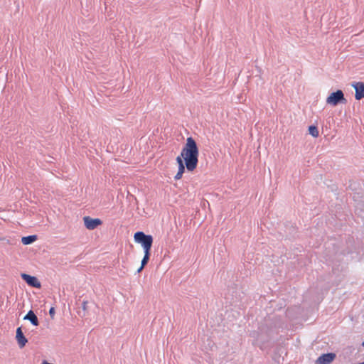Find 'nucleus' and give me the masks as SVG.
<instances>
[{
	"mask_svg": "<svg viewBox=\"0 0 364 364\" xmlns=\"http://www.w3.org/2000/svg\"><path fill=\"white\" fill-rule=\"evenodd\" d=\"M199 149L196 141L192 137H188L186 144L177 158H181L187 164V171L193 172L198 164Z\"/></svg>",
	"mask_w": 364,
	"mask_h": 364,
	"instance_id": "obj_1",
	"label": "nucleus"
},
{
	"mask_svg": "<svg viewBox=\"0 0 364 364\" xmlns=\"http://www.w3.org/2000/svg\"><path fill=\"white\" fill-rule=\"evenodd\" d=\"M134 241L143 249V257L140 265L136 269V272L140 273L147 264L150 258V252L154 241L153 237L150 235H146L144 232L139 231L134 234Z\"/></svg>",
	"mask_w": 364,
	"mask_h": 364,
	"instance_id": "obj_2",
	"label": "nucleus"
},
{
	"mask_svg": "<svg viewBox=\"0 0 364 364\" xmlns=\"http://www.w3.org/2000/svg\"><path fill=\"white\" fill-rule=\"evenodd\" d=\"M326 102L330 106H337L339 104L345 105L347 102L342 90H338L329 94L326 97Z\"/></svg>",
	"mask_w": 364,
	"mask_h": 364,
	"instance_id": "obj_3",
	"label": "nucleus"
},
{
	"mask_svg": "<svg viewBox=\"0 0 364 364\" xmlns=\"http://www.w3.org/2000/svg\"><path fill=\"white\" fill-rule=\"evenodd\" d=\"M82 220L85 228L88 230H93L103 223L100 218H93L90 216H84Z\"/></svg>",
	"mask_w": 364,
	"mask_h": 364,
	"instance_id": "obj_4",
	"label": "nucleus"
},
{
	"mask_svg": "<svg viewBox=\"0 0 364 364\" xmlns=\"http://www.w3.org/2000/svg\"><path fill=\"white\" fill-rule=\"evenodd\" d=\"M176 161L178 165V167L176 173L173 176V178L176 181H179L183 178L186 171H187V164H184V162L181 161V158L176 157Z\"/></svg>",
	"mask_w": 364,
	"mask_h": 364,
	"instance_id": "obj_5",
	"label": "nucleus"
},
{
	"mask_svg": "<svg viewBox=\"0 0 364 364\" xmlns=\"http://www.w3.org/2000/svg\"><path fill=\"white\" fill-rule=\"evenodd\" d=\"M21 278L31 287L40 288L41 287V282L37 277L31 276L25 273L21 274Z\"/></svg>",
	"mask_w": 364,
	"mask_h": 364,
	"instance_id": "obj_6",
	"label": "nucleus"
},
{
	"mask_svg": "<svg viewBox=\"0 0 364 364\" xmlns=\"http://www.w3.org/2000/svg\"><path fill=\"white\" fill-rule=\"evenodd\" d=\"M336 358V354L333 353H328L323 354L318 357L316 360L315 364H330Z\"/></svg>",
	"mask_w": 364,
	"mask_h": 364,
	"instance_id": "obj_7",
	"label": "nucleus"
},
{
	"mask_svg": "<svg viewBox=\"0 0 364 364\" xmlns=\"http://www.w3.org/2000/svg\"><path fill=\"white\" fill-rule=\"evenodd\" d=\"M355 90V98L360 100L364 97V82H358L352 85Z\"/></svg>",
	"mask_w": 364,
	"mask_h": 364,
	"instance_id": "obj_8",
	"label": "nucleus"
},
{
	"mask_svg": "<svg viewBox=\"0 0 364 364\" xmlns=\"http://www.w3.org/2000/svg\"><path fill=\"white\" fill-rule=\"evenodd\" d=\"M16 339L18 342V344L20 348H23L26 346L28 342V340L24 336L22 329L21 327L17 328L16 332Z\"/></svg>",
	"mask_w": 364,
	"mask_h": 364,
	"instance_id": "obj_9",
	"label": "nucleus"
},
{
	"mask_svg": "<svg viewBox=\"0 0 364 364\" xmlns=\"http://www.w3.org/2000/svg\"><path fill=\"white\" fill-rule=\"evenodd\" d=\"M23 319L29 321L35 327L39 325L38 317L32 310H30Z\"/></svg>",
	"mask_w": 364,
	"mask_h": 364,
	"instance_id": "obj_10",
	"label": "nucleus"
},
{
	"mask_svg": "<svg viewBox=\"0 0 364 364\" xmlns=\"http://www.w3.org/2000/svg\"><path fill=\"white\" fill-rule=\"evenodd\" d=\"M37 240V236L36 235L23 237L21 238V242L24 245H30Z\"/></svg>",
	"mask_w": 364,
	"mask_h": 364,
	"instance_id": "obj_11",
	"label": "nucleus"
},
{
	"mask_svg": "<svg viewBox=\"0 0 364 364\" xmlns=\"http://www.w3.org/2000/svg\"><path fill=\"white\" fill-rule=\"evenodd\" d=\"M309 134L314 138H317L318 136V130L316 126L312 125L309 126L308 128Z\"/></svg>",
	"mask_w": 364,
	"mask_h": 364,
	"instance_id": "obj_12",
	"label": "nucleus"
},
{
	"mask_svg": "<svg viewBox=\"0 0 364 364\" xmlns=\"http://www.w3.org/2000/svg\"><path fill=\"white\" fill-rule=\"evenodd\" d=\"M346 188L353 191H357L358 189V185L353 181H349L346 184Z\"/></svg>",
	"mask_w": 364,
	"mask_h": 364,
	"instance_id": "obj_13",
	"label": "nucleus"
},
{
	"mask_svg": "<svg viewBox=\"0 0 364 364\" xmlns=\"http://www.w3.org/2000/svg\"><path fill=\"white\" fill-rule=\"evenodd\" d=\"M49 315H50V317L52 320H53L55 317V309L54 307H51L50 309H49Z\"/></svg>",
	"mask_w": 364,
	"mask_h": 364,
	"instance_id": "obj_14",
	"label": "nucleus"
},
{
	"mask_svg": "<svg viewBox=\"0 0 364 364\" xmlns=\"http://www.w3.org/2000/svg\"><path fill=\"white\" fill-rule=\"evenodd\" d=\"M89 302L88 301H83L82 303V309L83 311L86 312L88 310Z\"/></svg>",
	"mask_w": 364,
	"mask_h": 364,
	"instance_id": "obj_15",
	"label": "nucleus"
},
{
	"mask_svg": "<svg viewBox=\"0 0 364 364\" xmlns=\"http://www.w3.org/2000/svg\"><path fill=\"white\" fill-rule=\"evenodd\" d=\"M362 346L364 347V341L362 343Z\"/></svg>",
	"mask_w": 364,
	"mask_h": 364,
	"instance_id": "obj_16",
	"label": "nucleus"
}]
</instances>
